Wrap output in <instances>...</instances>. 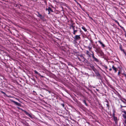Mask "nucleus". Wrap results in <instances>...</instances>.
<instances>
[{
    "mask_svg": "<svg viewBox=\"0 0 126 126\" xmlns=\"http://www.w3.org/2000/svg\"><path fill=\"white\" fill-rule=\"evenodd\" d=\"M121 96L117 92H114V93L112 94V97L115 98L116 100H118L117 97L120 99Z\"/></svg>",
    "mask_w": 126,
    "mask_h": 126,
    "instance_id": "nucleus-1",
    "label": "nucleus"
},
{
    "mask_svg": "<svg viewBox=\"0 0 126 126\" xmlns=\"http://www.w3.org/2000/svg\"><path fill=\"white\" fill-rule=\"evenodd\" d=\"M92 52V54H91V55H92V57L93 59V61H95L96 62H99V60L96 58L94 56V53L93 52V51H91Z\"/></svg>",
    "mask_w": 126,
    "mask_h": 126,
    "instance_id": "nucleus-2",
    "label": "nucleus"
},
{
    "mask_svg": "<svg viewBox=\"0 0 126 126\" xmlns=\"http://www.w3.org/2000/svg\"><path fill=\"white\" fill-rule=\"evenodd\" d=\"M80 34L79 35H75V36L73 37L74 39V40L75 41H77L80 40L81 38L80 36Z\"/></svg>",
    "mask_w": 126,
    "mask_h": 126,
    "instance_id": "nucleus-3",
    "label": "nucleus"
},
{
    "mask_svg": "<svg viewBox=\"0 0 126 126\" xmlns=\"http://www.w3.org/2000/svg\"><path fill=\"white\" fill-rule=\"evenodd\" d=\"M17 108L19 109H20L23 111L24 112V113L27 115L29 116V117L31 118L32 117V116L28 112H27L25 110H23V109L20 108L19 107H17Z\"/></svg>",
    "mask_w": 126,
    "mask_h": 126,
    "instance_id": "nucleus-4",
    "label": "nucleus"
},
{
    "mask_svg": "<svg viewBox=\"0 0 126 126\" xmlns=\"http://www.w3.org/2000/svg\"><path fill=\"white\" fill-rule=\"evenodd\" d=\"M95 72V73L96 75V76L97 77H99V78H98V79H101V75L99 74V72L96 70V71H95V72Z\"/></svg>",
    "mask_w": 126,
    "mask_h": 126,
    "instance_id": "nucleus-5",
    "label": "nucleus"
},
{
    "mask_svg": "<svg viewBox=\"0 0 126 126\" xmlns=\"http://www.w3.org/2000/svg\"><path fill=\"white\" fill-rule=\"evenodd\" d=\"M47 10L48 12V14H50L51 12H53V10L51 9L50 7H48L47 8H46V11Z\"/></svg>",
    "mask_w": 126,
    "mask_h": 126,
    "instance_id": "nucleus-6",
    "label": "nucleus"
},
{
    "mask_svg": "<svg viewBox=\"0 0 126 126\" xmlns=\"http://www.w3.org/2000/svg\"><path fill=\"white\" fill-rule=\"evenodd\" d=\"M86 62L88 64H89L91 65L90 66L93 71L95 72V71H96V69L94 66L93 65L91 64L88 61H87Z\"/></svg>",
    "mask_w": 126,
    "mask_h": 126,
    "instance_id": "nucleus-7",
    "label": "nucleus"
},
{
    "mask_svg": "<svg viewBox=\"0 0 126 126\" xmlns=\"http://www.w3.org/2000/svg\"><path fill=\"white\" fill-rule=\"evenodd\" d=\"M10 100L11 101V102H13L16 105L20 107L21 106V105L20 103H18L16 101H15L13 100L12 99H10Z\"/></svg>",
    "mask_w": 126,
    "mask_h": 126,
    "instance_id": "nucleus-8",
    "label": "nucleus"
},
{
    "mask_svg": "<svg viewBox=\"0 0 126 126\" xmlns=\"http://www.w3.org/2000/svg\"><path fill=\"white\" fill-rule=\"evenodd\" d=\"M96 53H99L101 56H103L104 55V53L103 52V50L101 49L98 51Z\"/></svg>",
    "mask_w": 126,
    "mask_h": 126,
    "instance_id": "nucleus-9",
    "label": "nucleus"
},
{
    "mask_svg": "<svg viewBox=\"0 0 126 126\" xmlns=\"http://www.w3.org/2000/svg\"><path fill=\"white\" fill-rule=\"evenodd\" d=\"M37 16L38 17H39L41 19H43L44 18V17L42 15L40 14L39 12H37Z\"/></svg>",
    "mask_w": 126,
    "mask_h": 126,
    "instance_id": "nucleus-10",
    "label": "nucleus"
},
{
    "mask_svg": "<svg viewBox=\"0 0 126 126\" xmlns=\"http://www.w3.org/2000/svg\"><path fill=\"white\" fill-rule=\"evenodd\" d=\"M119 99L123 103L125 104H126V99L122 97L121 96Z\"/></svg>",
    "mask_w": 126,
    "mask_h": 126,
    "instance_id": "nucleus-11",
    "label": "nucleus"
},
{
    "mask_svg": "<svg viewBox=\"0 0 126 126\" xmlns=\"http://www.w3.org/2000/svg\"><path fill=\"white\" fill-rule=\"evenodd\" d=\"M76 29L74 30V31H73V34L74 35H75L76 33L78 31L79 28H78L77 27H75Z\"/></svg>",
    "mask_w": 126,
    "mask_h": 126,
    "instance_id": "nucleus-12",
    "label": "nucleus"
},
{
    "mask_svg": "<svg viewBox=\"0 0 126 126\" xmlns=\"http://www.w3.org/2000/svg\"><path fill=\"white\" fill-rule=\"evenodd\" d=\"M120 107H121V110H122V111L126 115V111L125 110H124L123 109H122V108L123 107H126V106H123L122 105H120Z\"/></svg>",
    "mask_w": 126,
    "mask_h": 126,
    "instance_id": "nucleus-13",
    "label": "nucleus"
},
{
    "mask_svg": "<svg viewBox=\"0 0 126 126\" xmlns=\"http://www.w3.org/2000/svg\"><path fill=\"white\" fill-rule=\"evenodd\" d=\"M98 42H99L100 44L101 45V46L103 47L104 48V47H105V45L100 40H99L98 41Z\"/></svg>",
    "mask_w": 126,
    "mask_h": 126,
    "instance_id": "nucleus-14",
    "label": "nucleus"
},
{
    "mask_svg": "<svg viewBox=\"0 0 126 126\" xmlns=\"http://www.w3.org/2000/svg\"><path fill=\"white\" fill-rule=\"evenodd\" d=\"M119 48L120 50L122 51H123L124 54H125L126 53V52L125 51L124 49L122 48V45H121L119 46Z\"/></svg>",
    "mask_w": 126,
    "mask_h": 126,
    "instance_id": "nucleus-15",
    "label": "nucleus"
},
{
    "mask_svg": "<svg viewBox=\"0 0 126 126\" xmlns=\"http://www.w3.org/2000/svg\"><path fill=\"white\" fill-rule=\"evenodd\" d=\"M112 68L113 70L114 71V73H116L117 71V68L115 67L114 65H112Z\"/></svg>",
    "mask_w": 126,
    "mask_h": 126,
    "instance_id": "nucleus-16",
    "label": "nucleus"
},
{
    "mask_svg": "<svg viewBox=\"0 0 126 126\" xmlns=\"http://www.w3.org/2000/svg\"><path fill=\"white\" fill-rule=\"evenodd\" d=\"M75 27L73 25V24H72L70 25V29L72 28V29L73 30V31H74V30L76 29V28H75Z\"/></svg>",
    "mask_w": 126,
    "mask_h": 126,
    "instance_id": "nucleus-17",
    "label": "nucleus"
},
{
    "mask_svg": "<svg viewBox=\"0 0 126 126\" xmlns=\"http://www.w3.org/2000/svg\"><path fill=\"white\" fill-rule=\"evenodd\" d=\"M34 72L35 74H37L41 77L43 78L44 77L43 76L41 75L40 74L38 73L37 71L34 70Z\"/></svg>",
    "mask_w": 126,
    "mask_h": 126,
    "instance_id": "nucleus-18",
    "label": "nucleus"
},
{
    "mask_svg": "<svg viewBox=\"0 0 126 126\" xmlns=\"http://www.w3.org/2000/svg\"><path fill=\"white\" fill-rule=\"evenodd\" d=\"M97 48H96L95 50V51L96 52L100 51V50L101 49V48L100 47L98 46V45H97Z\"/></svg>",
    "mask_w": 126,
    "mask_h": 126,
    "instance_id": "nucleus-19",
    "label": "nucleus"
},
{
    "mask_svg": "<svg viewBox=\"0 0 126 126\" xmlns=\"http://www.w3.org/2000/svg\"><path fill=\"white\" fill-rule=\"evenodd\" d=\"M113 117V118L114 120L115 121V123H116L117 122V117L115 116Z\"/></svg>",
    "mask_w": 126,
    "mask_h": 126,
    "instance_id": "nucleus-20",
    "label": "nucleus"
},
{
    "mask_svg": "<svg viewBox=\"0 0 126 126\" xmlns=\"http://www.w3.org/2000/svg\"><path fill=\"white\" fill-rule=\"evenodd\" d=\"M86 54L89 57H91V55H90V53L89 51L88 50L86 51Z\"/></svg>",
    "mask_w": 126,
    "mask_h": 126,
    "instance_id": "nucleus-21",
    "label": "nucleus"
},
{
    "mask_svg": "<svg viewBox=\"0 0 126 126\" xmlns=\"http://www.w3.org/2000/svg\"><path fill=\"white\" fill-rule=\"evenodd\" d=\"M80 57H81V58L82 59H84V61H85V60H86V61H87L86 60L85 58L83 56V55L82 54L80 55Z\"/></svg>",
    "mask_w": 126,
    "mask_h": 126,
    "instance_id": "nucleus-22",
    "label": "nucleus"
},
{
    "mask_svg": "<svg viewBox=\"0 0 126 126\" xmlns=\"http://www.w3.org/2000/svg\"><path fill=\"white\" fill-rule=\"evenodd\" d=\"M82 29L85 32L87 31V29L86 28L84 27V26H83L81 27Z\"/></svg>",
    "mask_w": 126,
    "mask_h": 126,
    "instance_id": "nucleus-23",
    "label": "nucleus"
},
{
    "mask_svg": "<svg viewBox=\"0 0 126 126\" xmlns=\"http://www.w3.org/2000/svg\"><path fill=\"white\" fill-rule=\"evenodd\" d=\"M82 101L83 103H84L85 105L87 106H88V104L86 103V101L85 100H82Z\"/></svg>",
    "mask_w": 126,
    "mask_h": 126,
    "instance_id": "nucleus-24",
    "label": "nucleus"
},
{
    "mask_svg": "<svg viewBox=\"0 0 126 126\" xmlns=\"http://www.w3.org/2000/svg\"><path fill=\"white\" fill-rule=\"evenodd\" d=\"M21 123L23 124H25L26 125H29L28 123L26 121H25L24 122H21Z\"/></svg>",
    "mask_w": 126,
    "mask_h": 126,
    "instance_id": "nucleus-25",
    "label": "nucleus"
},
{
    "mask_svg": "<svg viewBox=\"0 0 126 126\" xmlns=\"http://www.w3.org/2000/svg\"><path fill=\"white\" fill-rule=\"evenodd\" d=\"M102 66L103 67H104L105 69L106 70L107 69H108V67L106 65H102Z\"/></svg>",
    "mask_w": 126,
    "mask_h": 126,
    "instance_id": "nucleus-26",
    "label": "nucleus"
},
{
    "mask_svg": "<svg viewBox=\"0 0 126 126\" xmlns=\"http://www.w3.org/2000/svg\"><path fill=\"white\" fill-rule=\"evenodd\" d=\"M114 21H115V22L117 24L118 26H120V27H121L119 22L117 20H115Z\"/></svg>",
    "mask_w": 126,
    "mask_h": 126,
    "instance_id": "nucleus-27",
    "label": "nucleus"
},
{
    "mask_svg": "<svg viewBox=\"0 0 126 126\" xmlns=\"http://www.w3.org/2000/svg\"><path fill=\"white\" fill-rule=\"evenodd\" d=\"M79 32H80V34H82V33H83V32L81 30V29H80V28H79Z\"/></svg>",
    "mask_w": 126,
    "mask_h": 126,
    "instance_id": "nucleus-28",
    "label": "nucleus"
},
{
    "mask_svg": "<svg viewBox=\"0 0 126 126\" xmlns=\"http://www.w3.org/2000/svg\"><path fill=\"white\" fill-rule=\"evenodd\" d=\"M115 110H113V114H112V117H114L115 116Z\"/></svg>",
    "mask_w": 126,
    "mask_h": 126,
    "instance_id": "nucleus-29",
    "label": "nucleus"
},
{
    "mask_svg": "<svg viewBox=\"0 0 126 126\" xmlns=\"http://www.w3.org/2000/svg\"><path fill=\"white\" fill-rule=\"evenodd\" d=\"M121 74L122 75H124L125 77L126 78V73H121Z\"/></svg>",
    "mask_w": 126,
    "mask_h": 126,
    "instance_id": "nucleus-30",
    "label": "nucleus"
},
{
    "mask_svg": "<svg viewBox=\"0 0 126 126\" xmlns=\"http://www.w3.org/2000/svg\"><path fill=\"white\" fill-rule=\"evenodd\" d=\"M107 107H108V109H109V103H108L107 104H106Z\"/></svg>",
    "mask_w": 126,
    "mask_h": 126,
    "instance_id": "nucleus-31",
    "label": "nucleus"
},
{
    "mask_svg": "<svg viewBox=\"0 0 126 126\" xmlns=\"http://www.w3.org/2000/svg\"><path fill=\"white\" fill-rule=\"evenodd\" d=\"M121 73V72L120 71H119L118 72V76H120V74Z\"/></svg>",
    "mask_w": 126,
    "mask_h": 126,
    "instance_id": "nucleus-32",
    "label": "nucleus"
},
{
    "mask_svg": "<svg viewBox=\"0 0 126 126\" xmlns=\"http://www.w3.org/2000/svg\"><path fill=\"white\" fill-rule=\"evenodd\" d=\"M93 47L94 48H95V49H96V48H97V47L95 46V45H93Z\"/></svg>",
    "mask_w": 126,
    "mask_h": 126,
    "instance_id": "nucleus-33",
    "label": "nucleus"
},
{
    "mask_svg": "<svg viewBox=\"0 0 126 126\" xmlns=\"http://www.w3.org/2000/svg\"><path fill=\"white\" fill-rule=\"evenodd\" d=\"M88 48L89 49V51H92L91 50V49H92V47H88Z\"/></svg>",
    "mask_w": 126,
    "mask_h": 126,
    "instance_id": "nucleus-34",
    "label": "nucleus"
},
{
    "mask_svg": "<svg viewBox=\"0 0 126 126\" xmlns=\"http://www.w3.org/2000/svg\"><path fill=\"white\" fill-rule=\"evenodd\" d=\"M1 92L3 94H4L6 96V95H7V94H5V93H4V92L3 91H1Z\"/></svg>",
    "mask_w": 126,
    "mask_h": 126,
    "instance_id": "nucleus-35",
    "label": "nucleus"
},
{
    "mask_svg": "<svg viewBox=\"0 0 126 126\" xmlns=\"http://www.w3.org/2000/svg\"><path fill=\"white\" fill-rule=\"evenodd\" d=\"M98 67L101 71L103 72H104L103 70L99 67L98 66Z\"/></svg>",
    "mask_w": 126,
    "mask_h": 126,
    "instance_id": "nucleus-36",
    "label": "nucleus"
},
{
    "mask_svg": "<svg viewBox=\"0 0 126 126\" xmlns=\"http://www.w3.org/2000/svg\"><path fill=\"white\" fill-rule=\"evenodd\" d=\"M124 118L125 119H126V115H125V116H124ZM125 124H126V120H125Z\"/></svg>",
    "mask_w": 126,
    "mask_h": 126,
    "instance_id": "nucleus-37",
    "label": "nucleus"
},
{
    "mask_svg": "<svg viewBox=\"0 0 126 126\" xmlns=\"http://www.w3.org/2000/svg\"><path fill=\"white\" fill-rule=\"evenodd\" d=\"M61 105L63 107H64V105L63 104H61Z\"/></svg>",
    "mask_w": 126,
    "mask_h": 126,
    "instance_id": "nucleus-38",
    "label": "nucleus"
},
{
    "mask_svg": "<svg viewBox=\"0 0 126 126\" xmlns=\"http://www.w3.org/2000/svg\"><path fill=\"white\" fill-rule=\"evenodd\" d=\"M78 4L79 5V6L81 8L82 7V6H81V5L78 2Z\"/></svg>",
    "mask_w": 126,
    "mask_h": 126,
    "instance_id": "nucleus-39",
    "label": "nucleus"
},
{
    "mask_svg": "<svg viewBox=\"0 0 126 126\" xmlns=\"http://www.w3.org/2000/svg\"><path fill=\"white\" fill-rule=\"evenodd\" d=\"M45 89L46 91H48L49 93H50V92H51L50 91H49L47 90L46 89Z\"/></svg>",
    "mask_w": 126,
    "mask_h": 126,
    "instance_id": "nucleus-40",
    "label": "nucleus"
},
{
    "mask_svg": "<svg viewBox=\"0 0 126 126\" xmlns=\"http://www.w3.org/2000/svg\"><path fill=\"white\" fill-rule=\"evenodd\" d=\"M6 96L9 97H12L10 95L8 96L7 95H6Z\"/></svg>",
    "mask_w": 126,
    "mask_h": 126,
    "instance_id": "nucleus-41",
    "label": "nucleus"
},
{
    "mask_svg": "<svg viewBox=\"0 0 126 126\" xmlns=\"http://www.w3.org/2000/svg\"><path fill=\"white\" fill-rule=\"evenodd\" d=\"M78 60L80 61H81V60L80 59L79 57H78Z\"/></svg>",
    "mask_w": 126,
    "mask_h": 126,
    "instance_id": "nucleus-42",
    "label": "nucleus"
},
{
    "mask_svg": "<svg viewBox=\"0 0 126 126\" xmlns=\"http://www.w3.org/2000/svg\"><path fill=\"white\" fill-rule=\"evenodd\" d=\"M112 70V69L111 68H110L109 69L110 71H111Z\"/></svg>",
    "mask_w": 126,
    "mask_h": 126,
    "instance_id": "nucleus-43",
    "label": "nucleus"
},
{
    "mask_svg": "<svg viewBox=\"0 0 126 126\" xmlns=\"http://www.w3.org/2000/svg\"><path fill=\"white\" fill-rule=\"evenodd\" d=\"M54 1H55V2H56V0H53Z\"/></svg>",
    "mask_w": 126,
    "mask_h": 126,
    "instance_id": "nucleus-44",
    "label": "nucleus"
},
{
    "mask_svg": "<svg viewBox=\"0 0 126 126\" xmlns=\"http://www.w3.org/2000/svg\"><path fill=\"white\" fill-rule=\"evenodd\" d=\"M74 1H75L76 2H77V1L76 0H74Z\"/></svg>",
    "mask_w": 126,
    "mask_h": 126,
    "instance_id": "nucleus-45",
    "label": "nucleus"
},
{
    "mask_svg": "<svg viewBox=\"0 0 126 126\" xmlns=\"http://www.w3.org/2000/svg\"><path fill=\"white\" fill-rule=\"evenodd\" d=\"M125 37H126V34H125Z\"/></svg>",
    "mask_w": 126,
    "mask_h": 126,
    "instance_id": "nucleus-46",
    "label": "nucleus"
},
{
    "mask_svg": "<svg viewBox=\"0 0 126 126\" xmlns=\"http://www.w3.org/2000/svg\"><path fill=\"white\" fill-rule=\"evenodd\" d=\"M97 43V42H95V43Z\"/></svg>",
    "mask_w": 126,
    "mask_h": 126,
    "instance_id": "nucleus-47",
    "label": "nucleus"
},
{
    "mask_svg": "<svg viewBox=\"0 0 126 126\" xmlns=\"http://www.w3.org/2000/svg\"><path fill=\"white\" fill-rule=\"evenodd\" d=\"M1 19V18L0 17V19Z\"/></svg>",
    "mask_w": 126,
    "mask_h": 126,
    "instance_id": "nucleus-48",
    "label": "nucleus"
}]
</instances>
